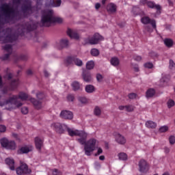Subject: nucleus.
<instances>
[{"label": "nucleus", "instance_id": "obj_1", "mask_svg": "<svg viewBox=\"0 0 175 175\" xmlns=\"http://www.w3.org/2000/svg\"><path fill=\"white\" fill-rule=\"evenodd\" d=\"M5 23L14 24L17 21L21 18L20 13L12 6V4L3 3L0 5V43H9L17 40L18 35H23L26 31H33L36 29V25H31L27 23L25 26L19 25L17 30L13 29H2V20Z\"/></svg>", "mask_w": 175, "mask_h": 175}, {"label": "nucleus", "instance_id": "obj_2", "mask_svg": "<svg viewBox=\"0 0 175 175\" xmlns=\"http://www.w3.org/2000/svg\"><path fill=\"white\" fill-rule=\"evenodd\" d=\"M66 131H67L69 136L73 137V136H79V138H78L77 140V142L81 144L82 146H84V151H85V155H87L88 157H90L91 153L94 152L95 151V146L96 145V139H90L87 142V137H88V133H87L84 131H80L77 129H73L68 127L66 129Z\"/></svg>", "mask_w": 175, "mask_h": 175}, {"label": "nucleus", "instance_id": "obj_3", "mask_svg": "<svg viewBox=\"0 0 175 175\" xmlns=\"http://www.w3.org/2000/svg\"><path fill=\"white\" fill-rule=\"evenodd\" d=\"M55 23H62V18L55 16L54 15V11L51 9L42 11L41 17L42 27H51V25Z\"/></svg>", "mask_w": 175, "mask_h": 175}, {"label": "nucleus", "instance_id": "obj_4", "mask_svg": "<svg viewBox=\"0 0 175 175\" xmlns=\"http://www.w3.org/2000/svg\"><path fill=\"white\" fill-rule=\"evenodd\" d=\"M27 100L28 99V95L27 93L21 92L18 95H13L10 96L4 102L0 101V106H7V105H14L16 107H21L23 106V103L19 100Z\"/></svg>", "mask_w": 175, "mask_h": 175}, {"label": "nucleus", "instance_id": "obj_5", "mask_svg": "<svg viewBox=\"0 0 175 175\" xmlns=\"http://www.w3.org/2000/svg\"><path fill=\"white\" fill-rule=\"evenodd\" d=\"M37 1V7H31V0H28L27 1L25 2L24 4L22 5V11L25 16H27V14H31L33 13V10H39L40 6L42 5V2L40 0Z\"/></svg>", "mask_w": 175, "mask_h": 175}, {"label": "nucleus", "instance_id": "obj_6", "mask_svg": "<svg viewBox=\"0 0 175 175\" xmlns=\"http://www.w3.org/2000/svg\"><path fill=\"white\" fill-rule=\"evenodd\" d=\"M18 84H20L18 79H12L10 84V86H4L3 88V89L1 90V94H3V95H5V94H8L9 91H14L15 90H17Z\"/></svg>", "mask_w": 175, "mask_h": 175}, {"label": "nucleus", "instance_id": "obj_7", "mask_svg": "<svg viewBox=\"0 0 175 175\" xmlns=\"http://www.w3.org/2000/svg\"><path fill=\"white\" fill-rule=\"evenodd\" d=\"M0 143L1 147L7 150H16V142L14 141H9L7 138H3L1 139Z\"/></svg>", "mask_w": 175, "mask_h": 175}, {"label": "nucleus", "instance_id": "obj_8", "mask_svg": "<svg viewBox=\"0 0 175 175\" xmlns=\"http://www.w3.org/2000/svg\"><path fill=\"white\" fill-rule=\"evenodd\" d=\"M16 172L18 175L30 174L31 172V169L28 168V165L21 162V165L16 169Z\"/></svg>", "mask_w": 175, "mask_h": 175}, {"label": "nucleus", "instance_id": "obj_9", "mask_svg": "<svg viewBox=\"0 0 175 175\" xmlns=\"http://www.w3.org/2000/svg\"><path fill=\"white\" fill-rule=\"evenodd\" d=\"M51 128L56 131L57 133H64L65 131H66L67 125L62 124L61 123H53L51 124Z\"/></svg>", "mask_w": 175, "mask_h": 175}, {"label": "nucleus", "instance_id": "obj_10", "mask_svg": "<svg viewBox=\"0 0 175 175\" xmlns=\"http://www.w3.org/2000/svg\"><path fill=\"white\" fill-rule=\"evenodd\" d=\"M51 128L56 131L57 133H64L65 131H66L67 125L62 124L61 123H53L51 124Z\"/></svg>", "mask_w": 175, "mask_h": 175}, {"label": "nucleus", "instance_id": "obj_11", "mask_svg": "<svg viewBox=\"0 0 175 175\" xmlns=\"http://www.w3.org/2000/svg\"><path fill=\"white\" fill-rule=\"evenodd\" d=\"M100 40H103V37L99 33H96L92 37L88 38V42L90 44H98Z\"/></svg>", "mask_w": 175, "mask_h": 175}, {"label": "nucleus", "instance_id": "obj_12", "mask_svg": "<svg viewBox=\"0 0 175 175\" xmlns=\"http://www.w3.org/2000/svg\"><path fill=\"white\" fill-rule=\"evenodd\" d=\"M141 22L142 24H144L145 25H147L148 24H150L154 28V29H157V22L154 19L150 18L148 16H144L141 18Z\"/></svg>", "mask_w": 175, "mask_h": 175}, {"label": "nucleus", "instance_id": "obj_13", "mask_svg": "<svg viewBox=\"0 0 175 175\" xmlns=\"http://www.w3.org/2000/svg\"><path fill=\"white\" fill-rule=\"evenodd\" d=\"M62 3V0H46L45 6L46 8H59Z\"/></svg>", "mask_w": 175, "mask_h": 175}, {"label": "nucleus", "instance_id": "obj_14", "mask_svg": "<svg viewBox=\"0 0 175 175\" xmlns=\"http://www.w3.org/2000/svg\"><path fill=\"white\" fill-rule=\"evenodd\" d=\"M3 49L5 50V51L8 53L3 57V61H6L9 59V55L13 53V46H12L10 44H5V46H3Z\"/></svg>", "mask_w": 175, "mask_h": 175}, {"label": "nucleus", "instance_id": "obj_15", "mask_svg": "<svg viewBox=\"0 0 175 175\" xmlns=\"http://www.w3.org/2000/svg\"><path fill=\"white\" fill-rule=\"evenodd\" d=\"M139 172H142V173H147V172H148V164H147V161L144 159L139 161Z\"/></svg>", "mask_w": 175, "mask_h": 175}, {"label": "nucleus", "instance_id": "obj_16", "mask_svg": "<svg viewBox=\"0 0 175 175\" xmlns=\"http://www.w3.org/2000/svg\"><path fill=\"white\" fill-rule=\"evenodd\" d=\"M33 150V146L32 145H25L22 146L18 150V154H28V152H31Z\"/></svg>", "mask_w": 175, "mask_h": 175}, {"label": "nucleus", "instance_id": "obj_17", "mask_svg": "<svg viewBox=\"0 0 175 175\" xmlns=\"http://www.w3.org/2000/svg\"><path fill=\"white\" fill-rule=\"evenodd\" d=\"M60 117L64 120H72L73 113L70 111H62L60 113Z\"/></svg>", "mask_w": 175, "mask_h": 175}, {"label": "nucleus", "instance_id": "obj_18", "mask_svg": "<svg viewBox=\"0 0 175 175\" xmlns=\"http://www.w3.org/2000/svg\"><path fill=\"white\" fill-rule=\"evenodd\" d=\"M69 46V41L66 38L62 39L59 43L56 44L57 49L61 50V49H64L65 47H68Z\"/></svg>", "mask_w": 175, "mask_h": 175}, {"label": "nucleus", "instance_id": "obj_19", "mask_svg": "<svg viewBox=\"0 0 175 175\" xmlns=\"http://www.w3.org/2000/svg\"><path fill=\"white\" fill-rule=\"evenodd\" d=\"M30 102L32 103L35 109L37 110H40V109H42L43 107V105L42 104V100H36V98H31Z\"/></svg>", "mask_w": 175, "mask_h": 175}, {"label": "nucleus", "instance_id": "obj_20", "mask_svg": "<svg viewBox=\"0 0 175 175\" xmlns=\"http://www.w3.org/2000/svg\"><path fill=\"white\" fill-rule=\"evenodd\" d=\"M115 140L118 144H125L126 143V139L122 135L118 133L115 136Z\"/></svg>", "mask_w": 175, "mask_h": 175}, {"label": "nucleus", "instance_id": "obj_21", "mask_svg": "<svg viewBox=\"0 0 175 175\" xmlns=\"http://www.w3.org/2000/svg\"><path fill=\"white\" fill-rule=\"evenodd\" d=\"M36 148L37 150L40 151L42 150V147H43V139L37 137L34 139Z\"/></svg>", "mask_w": 175, "mask_h": 175}, {"label": "nucleus", "instance_id": "obj_22", "mask_svg": "<svg viewBox=\"0 0 175 175\" xmlns=\"http://www.w3.org/2000/svg\"><path fill=\"white\" fill-rule=\"evenodd\" d=\"M82 76L85 83H91V81H92V77L90 72L83 71Z\"/></svg>", "mask_w": 175, "mask_h": 175}, {"label": "nucleus", "instance_id": "obj_23", "mask_svg": "<svg viewBox=\"0 0 175 175\" xmlns=\"http://www.w3.org/2000/svg\"><path fill=\"white\" fill-rule=\"evenodd\" d=\"M146 5L150 9H156L157 10H161V5L159 4H155L154 1H148Z\"/></svg>", "mask_w": 175, "mask_h": 175}, {"label": "nucleus", "instance_id": "obj_24", "mask_svg": "<svg viewBox=\"0 0 175 175\" xmlns=\"http://www.w3.org/2000/svg\"><path fill=\"white\" fill-rule=\"evenodd\" d=\"M67 35H68L71 38V39H79V34L76 31L70 29H68Z\"/></svg>", "mask_w": 175, "mask_h": 175}, {"label": "nucleus", "instance_id": "obj_25", "mask_svg": "<svg viewBox=\"0 0 175 175\" xmlns=\"http://www.w3.org/2000/svg\"><path fill=\"white\" fill-rule=\"evenodd\" d=\"M6 165H8L10 167V170H14V160L10 158H7L5 159Z\"/></svg>", "mask_w": 175, "mask_h": 175}, {"label": "nucleus", "instance_id": "obj_26", "mask_svg": "<svg viewBox=\"0 0 175 175\" xmlns=\"http://www.w3.org/2000/svg\"><path fill=\"white\" fill-rule=\"evenodd\" d=\"M107 10L111 13H116V12H117V5L114 3H109L107 7Z\"/></svg>", "mask_w": 175, "mask_h": 175}, {"label": "nucleus", "instance_id": "obj_27", "mask_svg": "<svg viewBox=\"0 0 175 175\" xmlns=\"http://www.w3.org/2000/svg\"><path fill=\"white\" fill-rule=\"evenodd\" d=\"M146 128H150L151 129H155L157 128V123L151 120H148L145 124Z\"/></svg>", "mask_w": 175, "mask_h": 175}, {"label": "nucleus", "instance_id": "obj_28", "mask_svg": "<svg viewBox=\"0 0 175 175\" xmlns=\"http://www.w3.org/2000/svg\"><path fill=\"white\" fill-rule=\"evenodd\" d=\"M85 90L88 94H92V92H95V87L92 85H87Z\"/></svg>", "mask_w": 175, "mask_h": 175}, {"label": "nucleus", "instance_id": "obj_29", "mask_svg": "<svg viewBox=\"0 0 175 175\" xmlns=\"http://www.w3.org/2000/svg\"><path fill=\"white\" fill-rule=\"evenodd\" d=\"M110 62L111 65L113 66H118L120 65V59L118 57H112Z\"/></svg>", "mask_w": 175, "mask_h": 175}, {"label": "nucleus", "instance_id": "obj_30", "mask_svg": "<svg viewBox=\"0 0 175 175\" xmlns=\"http://www.w3.org/2000/svg\"><path fill=\"white\" fill-rule=\"evenodd\" d=\"M155 95V90L150 88L146 91V98H152Z\"/></svg>", "mask_w": 175, "mask_h": 175}, {"label": "nucleus", "instance_id": "obj_31", "mask_svg": "<svg viewBox=\"0 0 175 175\" xmlns=\"http://www.w3.org/2000/svg\"><path fill=\"white\" fill-rule=\"evenodd\" d=\"M164 44H165V46L167 47H172L173 40L172 39H170V38H165L164 40Z\"/></svg>", "mask_w": 175, "mask_h": 175}, {"label": "nucleus", "instance_id": "obj_32", "mask_svg": "<svg viewBox=\"0 0 175 175\" xmlns=\"http://www.w3.org/2000/svg\"><path fill=\"white\" fill-rule=\"evenodd\" d=\"M95 66V63L94 61L91 60L86 63V68L89 70H91V69H94V67Z\"/></svg>", "mask_w": 175, "mask_h": 175}, {"label": "nucleus", "instance_id": "obj_33", "mask_svg": "<svg viewBox=\"0 0 175 175\" xmlns=\"http://www.w3.org/2000/svg\"><path fill=\"white\" fill-rule=\"evenodd\" d=\"M72 87L74 91H79V90H80V83L77 81H75L72 83Z\"/></svg>", "mask_w": 175, "mask_h": 175}, {"label": "nucleus", "instance_id": "obj_34", "mask_svg": "<svg viewBox=\"0 0 175 175\" xmlns=\"http://www.w3.org/2000/svg\"><path fill=\"white\" fill-rule=\"evenodd\" d=\"M118 158L120 161H126L128 159V155L126 153L121 152L118 154Z\"/></svg>", "mask_w": 175, "mask_h": 175}, {"label": "nucleus", "instance_id": "obj_35", "mask_svg": "<svg viewBox=\"0 0 175 175\" xmlns=\"http://www.w3.org/2000/svg\"><path fill=\"white\" fill-rule=\"evenodd\" d=\"M175 105V103L174 100L172 98H170L167 101V106L168 109H172V107H174V106Z\"/></svg>", "mask_w": 175, "mask_h": 175}, {"label": "nucleus", "instance_id": "obj_36", "mask_svg": "<svg viewBox=\"0 0 175 175\" xmlns=\"http://www.w3.org/2000/svg\"><path fill=\"white\" fill-rule=\"evenodd\" d=\"M76 57H69L66 59V63L68 65H72L75 64V59Z\"/></svg>", "mask_w": 175, "mask_h": 175}, {"label": "nucleus", "instance_id": "obj_37", "mask_svg": "<svg viewBox=\"0 0 175 175\" xmlns=\"http://www.w3.org/2000/svg\"><path fill=\"white\" fill-rule=\"evenodd\" d=\"M74 64L77 65V66H83V61L81 59L77 58L75 57V59L74 60Z\"/></svg>", "mask_w": 175, "mask_h": 175}, {"label": "nucleus", "instance_id": "obj_38", "mask_svg": "<svg viewBox=\"0 0 175 175\" xmlns=\"http://www.w3.org/2000/svg\"><path fill=\"white\" fill-rule=\"evenodd\" d=\"M91 54L94 57H98V55H99V50H98L96 49H92L91 50Z\"/></svg>", "mask_w": 175, "mask_h": 175}, {"label": "nucleus", "instance_id": "obj_39", "mask_svg": "<svg viewBox=\"0 0 175 175\" xmlns=\"http://www.w3.org/2000/svg\"><path fill=\"white\" fill-rule=\"evenodd\" d=\"M167 131H169V127L167 126H163L159 129V132H161L162 133L167 132Z\"/></svg>", "mask_w": 175, "mask_h": 175}, {"label": "nucleus", "instance_id": "obj_40", "mask_svg": "<svg viewBox=\"0 0 175 175\" xmlns=\"http://www.w3.org/2000/svg\"><path fill=\"white\" fill-rule=\"evenodd\" d=\"M134 110V107H133V105H125V111H133Z\"/></svg>", "mask_w": 175, "mask_h": 175}, {"label": "nucleus", "instance_id": "obj_41", "mask_svg": "<svg viewBox=\"0 0 175 175\" xmlns=\"http://www.w3.org/2000/svg\"><path fill=\"white\" fill-rule=\"evenodd\" d=\"M36 98L39 100H42V99H44V94L42 92H38L36 94Z\"/></svg>", "mask_w": 175, "mask_h": 175}, {"label": "nucleus", "instance_id": "obj_42", "mask_svg": "<svg viewBox=\"0 0 175 175\" xmlns=\"http://www.w3.org/2000/svg\"><path fill=\"white\" fill-rule=\"evenodd\" d=\"M144 66L148 69H152V68H154V64H152L151 62H147L144 64Z\"/></svg>", "mask_w": 175, "mask_h": 175}, {"label": "nucleus", "instance_id": "obj_43", "mask_svg": "<svg viewBox=\"0 0 175 175\" xmlns=\"http://www.w3.org/2000/svg\"><path fill=\"white\" fill-rule=\"evenodd\" d=\"M170 69L174 70L175 69V64L174 62L172 59H170V65H169Z\"/></svg>", "mask_w": 175, "mask_h": 175}, {"label": "nucleus", "instance_id": "obj_44", "mask_svg": "<svg viewBox=\"0 0 175 175\" xmlns=\"http://www.w3.org/2000/svg\"><path fill=\"white\" fill-rule=\"evenodd\" d=\"M4 79H7V80H12V79H13V74H12V73H7L4 76Z\"/></svg>", "mask_w": 175, "mask_h": 175}, {"label": "nucleus", "instance_id": "obj_45", "mask_svg": "<svg viewBox=\"0 0 175 175\" xmlns=\"http://www.w3.org/2000/svg\"><path fill=\"white\" fill-rule=\"evenodd\" d=\"M100 113H101L100 108H99L98 107H96L94 109L95 116H99L100 114Z\"/></svg>", "mask_w": 175, "mask_h": 175}, {"label": "nucleus", "instance_id": "obj_46", "mask_svg": "<svg viewBox=\"0 0 175 175\" xmlns=\"http://www.w3.org/2000/svg\"><path fill=\"white\" fill-rule=\"evenodd\" d=\"M79 100L81 103H83V105L87 103V98L85 97H79Z\"/></svg>", "mask_w": 175, "mask_h": 175}, {"label": "nucleus", "instance_id": "obj_47", "mask_svg": "<svg viewBox=\"0 0 175 175\" xmlns=\"http://www.w3.org/2000/svg\"><path fill=\"white\" fill-rule=\"evenodd\" d=\"M67 99L69 102H73V100H75V96L69 94L67 96Z\"/></svg>", "mask_w": 175, "mask_h": 175}, {"label": "nucleus", "instance_id": "obj_48", "mask_svg": "<svg viewBox=\"0 0 175 175\" xmlns=\"http://www.w3.org/2000/svg\"><path fill=\"white\" fill-rule=\"evenodd\" d=\"M21 112L23 113V114H28V107H23L21 109Z\"/></svg>", "mask_w": 175, "mask_h": 175}, {"label": "nucleus", "instance_id": "obj_49", "mask_svg": "<svg viewBox=\"0 0 175 175\" xmlns=\"http://www.w3.org/2000/svg\"><path fill=\"white\" fill-rule=\"evenodd\" d=\"M96 80L100 83V81H102V80H103V77L102 76V75L100 74H97L96 75Z\"/></svg>", "mask_w": 175, "mask_h": 175}, {"label": "nucleus", "instance_id": "obj_50", "mask_svg": "<svg viewBox=\"0 0 175 175\" xmlns=\"http://www.w3.org/2000/svg\"><path fill=\"white\" fill-rule=\"evenodd\" d=\"M169 140H170V144H174L175 143V137L172 135L169 138Z\"/></svg>", "mask_w": 175, "mask_h": 175}, {"label": "nucleus", "instance_id": "obj_51", "mask_svg": "<svg viewBox=\"0 0 175 175\" xmlns=\"http://www.w3.org/2000/svg\"><path fill=\"white\" fill-rule=\"evenodd\" d=\"M0 132L3 133V132H6V126L5 125H0Z\"/></svg>", "mask_w": 175, "mask_h": 175}, {"label": "nucleus", "instance_id": "obj_52", "mask_svg": "<svg viewBox=\"0 0 175 175\" xmlns=\"http://www.w3.org/2000/svg\"><path fill=\"white\" fill-rule=\"evenodd\" d=\"M150 57H152V58H157L158 57V53L155 52H150L149 53Z\"/></svg>", "mask_w": 175, "mask_h": 175}, {"label": "nucleus", "instance_id": "obj_53", "mask_svg": "<svg viewBox=\"0 0 175 175\" xmlns=\"http://www.w3.org/2000/svg\"><path fill=\"white\" fill-rule=\"evenodd\" d=\"M103 152V150H102L101 148H98L97 152L94 154L95 157H98V155H100V154H102Z\"/></svg>", "mask_w": 175, "mask_h": 175}, {"label": "nucleus", "instance_id": "obj_54", "mask_svg": "<svg viewBox=\"0 0 175 175\" xmlns=\"http://www.w3.org/2000/svg\"><path fill=\"white\" fill-rule=\"evenodd\" d=\"M136 96L137 95L135 93H131L129 94V99H136Z\"/></svg>", "mask_w": 175, "mask_h": 175}, {"label": "nucleus", "instance_id": "obj_55", "mask_svg": "<svg viewBox=\"0 0 175 175\" xmlns=\"http://www.w3.org/2000/svg\"><path fill=\"white\" fill-rule=\"evenodd\" d=\"M145 29H146V31H147L148 32H150V33H151V32H152V31H154V30L152 29V28L151 27H150L149 25L146 26Z\"/></svg>", "mask_w": 175, "mask_h": 175}, {"label": "nucleus", "instance_id": "obj_56", "mask_svg": "<svg viewBox=\"0 0 175 175\" xmlns=\"http://www.w3.org/2000/svg\"><path fill=\"white\" fill-rule=\"evenodd\" d=\"M53 175H61V172L58 171V170L55 169L53 171Z\"/></svg>", "mask_w": 175, "mask_h": 175}, {"label": "nucleus", "instance_id": "obj_57", "mask_svg": "<svg viewBox=\"0 0 175 175\" xmlns=\"http://www.w3.org/2000/svg\"><path fill=\"white\" fill-rule=\"evenodd\" d=\"M133 59L135 61H138L139 62L142 59V56H139V55H135L133 57Z\"/></svg>", "mask_w": 175, "mask_h": 175}, {"label": "nucleus", "instance_id": "obj_58", "mask_svg": "<svg viewBox=\"0 0 175 175\" xmlns=\"http://www.w3.org/2000/svg\"><path fill=\"white\" fill-rule=\"evenodd\" d=\"M13 4L16 5V6H18L20 5V3L21 2V0H12Z\"/></svg>", "mask_w": 175, "mask_h": 175}, {"label": "nucleus", "instance_id": "obj_59", "mask_svg": "<svg viewBox=\"0 0 175 175\" xmlns=\"http://www.w3.org/2000/svg\"><path fill=\"white\" fill-rule=\"evenodd\" d=\"M147 2H148L147 0H139V5H147Z\"/></svg>", "mask_w": 175, "mask_h": 175}, {"label": "nucleus", "instance_id": "obj_60", "mask_svg": "<svg viewBox=\"0 0 175 175\" xmlns=\"http://www.w3.org/2000/svg\"><path fill=\"white\" fill-rule=\"evenodd\" d=\"M94 166L96 167V169H99V167H100V163H99V162H95L94 163Z\"/></svg>", "mask_w": 175, "mask_h": 175}, {"label": "nucleus", "instance_id": "obj_61", "mask_svg": "<svg viewBox=\"0 0 175 175\" xmlns=\"http://www.w3.org/2000/svg\"><path fill=\"white\" fill-rule=\"evenodd\" d=\"M164 152L165 154H169V152H170V149L169 148H167V147H165L164 148Z\"/></svg>", "mask_w": 175, "mask_h": 175}, {"label": "nucleus", "instance_id": "obj_62", "mask_svg": "<svg viewBox=\"0 0 175 175\" xmlns=\"http://www.w3.org/2000/svg\"><path fill=\"white\" fill-rule=\"evenodd\" d=\"M12 136H13V137L16 139V140H20V138L18 137V135H17L16 133H12Z\"/></svg>", "mask_w": 175, "mask_h": 175}, {"label": "nucleus", "instance_id": "obj_63", "mask_svg": "<svg viewBox=\"0 0 175 175\" xmlns=\"http://www.w3.org/2000/svg\"><path fill=\"white\" fill-rule=\"evenodd\" d=\"M119 110H125V105H120L118 107Z\"/></svg>", "mask_w": 175, "mask_h": 175}, {"label": "nucleus", "instance_id": "obj_64", "mask_svg": "<svg viewBox=\"0 0 175 175\" xmlns=\"http://www.w3.org/2000/svg\"><path fill=\"white\" fill-rule=\"evenodd\" d=\"M95 8L96 10L99 9V8H100V3H96Z\"/></svg>", "mask_w": 175, "mask_h": 175}]
</instances>
